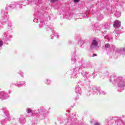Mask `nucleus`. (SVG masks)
Instances as JSON below:
<instances>
[{"instance_id": "nucleus-7", "label": "nucleus", "mask_w": 125, "mask_h": 125, "mask_svg": "<svg viewBox=\"0 0 125 125\" xmlns=\"http://www.w3.org/2000/svg\"><path fill=\"white\" fill-rule=\"evenodd\" d=\"M2 44H3L2 41H0V46Z\"/></svg>"}, {"instance_id": "nucleus-8", "label": "nucleus", "mask_w": 125, "mask_h": 125, "mask_svg": "<svg viewBox=\"0 0 125 125\" xmlns=\"http://www.w3.org/2000/svg\"><path fill=\"white\" fill-rule=\"evenodd\" d=\"M74 2H78L80 1V0H74Z\"/></svg>"}, {"instance_id": "nucleus-3", "label": "nucleus", "mask_w": 125, "mask_h": 125, "mask_svg": "<svg viewBox=\"0 0 125 125\" xmlns=\"http://www.w3.org/2000/svg\"><path fill=\"white\" fill-rule=\"evenodd\" d=\"M50 2L52 3H54V2H56V1H58L59 0H49Z\"/></svg>"}, {"instance_id": "nucleus-10", "label": "nucleus", "mask_w": 125, "mask_h": 125, "mask_svg": "<svg viewBox=\"0 0 125 125\" xmlns=\"http://www.w3.org/2000/svg\"><path fill=\"white\" fill-rule=\"evenodd\" d=\"M123 51H125V48L123 49Z\"/></svg>"}, {"instance_id": "nucleus-2", "label": "nucleus", "mask_w": 125, "mask_h": 125, "mask_svg": "<svg viewBox=\"0 0 125 125\" xmlns=\"http://www.w3.org/2000/svg\"><path fill=\"white\" fill-rule=\"evenodd\" d=\"M97 45H98V42H97L95 40H93L91 45V49H93L94 46H97Z\"/></svg>"}, {"instance_id": "nucleus-9", "label": "nucleus", "mask_w": 125, "mask_h": 125, "mask_svg": "<svg viewBox=\"0 0 125 125\" xmlns=\"http://www.w3.org/2000/svg\"><path fill=\"white\" fill-rule=\"evenodd\" d=\"M95 125H100V124L98 123H96Z\"/></svg>"}, {"instance_id": "nucleus-1", "label": "nucleus", "mask_w": 125, "mask_h": 125, "mask_svg": "<svg viewBox=\"0 0 125 125\" xmlns=\"http://www.w3.org/2000/svg\"><path fill=\"white\" fill-rule=\"evenodd\" d=\"M113 27L114 28H119V27H121V22L120 21H115L113 24Z\"/></svg>"}, {"instance_id": "nucleus-5", "label": "nucleus", "mask_w": 125, "mask_h": 125, "mask_svg": "<svg viewBox=\"0 0 125 125\" xmlns=\"http://www.w3.org/2000/svg\"><path fill=\"white\" fill-rule=\"evenodd\" d=\"M30 113H33V110H32L31 109H29L27 110V113L30 114Z\"/></svg>"}, {"instance_id": "nucleus-4", "label": "nucleus", "mask_w": 125, "mask_h": 125, "mask_svg": "<svg viewBox=\"0 0 125 125\" xmlns=\"http://www.w3.org/2000/svg\"><path fill=\"white\" fill-rule=\"evenodd\" d=\"M105 48H109L110 47V44L109 43H107L105 45Z\"/></svg>"}, {"instance_id": "nucleus-6", "label": "nucleus", "mask_w": 125, "mask_h": 125, "mask_svg": "<svg viewBox=\"0 0 125 125\" xmlns=\"http://www.w3.org/2000/svg\"><path fill=\"white\" fill-rule=\"evenodd\" d=\"M94 56H97V54H93L92 56V57H94Z\"/></svg>"}]
</instances>
